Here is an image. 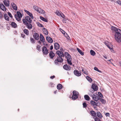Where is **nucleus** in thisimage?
Listing matches in <instances>:
<instances>
[{
	"label": "nucleus",
	"instance_id": "nucleus-20",
	"mask_svg": "<svg viewBox=\"0 0 121 121\" xmlns=\"http://www.w3.org/2000/svg\"><path fill=\"white\" fill-rule=\"evenodd\" d=\"M12 5L13 9L15 10H17V7L16 4L14 3H12Z\"/></svg>",
	"mask_w": 121,
	"mask_h": 121
},
{
	"label": "nucleus",
	"instance_id": "nucleus-1",
	"mask_svg": "<svg viewBox=\"0 0 121 121\" xmlns=\"http://www.w3.org/2000/svg\"><path fill=\"white\" fill-rule=\"evenodd\" d=\"M111 29L114 31L115 37L116 40L119 43L121 42V30L119 29L114 26H112L111 28Z\"/></svg>",
	"mask_w": 121,
	"mask_h": 121
},
{
	"label": "nucleus",
	"instance_id": "nucleus-22",
	"mask_svg": "<svg viewBox=\"0 0 121 121\" xmlns=\"http://www.w3.org/2000/svg\"><path fill=\"white\" fill-rule=\"evenodd\" d=\"M43 31L44 32V34L46 35H47L48 34V32L46 29L44 28H43Z\"/></svg>",
	"mask_w": 121,
	"mask_h": 121
},
{
	"label": "nucleus",
	"instance_id": "nucleus-18",
	"mask_svg": "<svg viewBox=\"0 0 121 121\" xmlns=\"http://www.w3.org/2000/svg\"><path fill=\"white\" fill-rule=\"evenodd\" d=\"M11 22V25L14 28H16L17 27V25L15 22Z\"/></svg>",
	"mask_w": 121,
	"mask_h": 121
},
{
	"label": "nucleus",
	"instance_id": "nucleus-54",
	"mask_svg": "<svg viewBox=\"0 0 121 121\" xmlns=\"http://www.w3.org/2000/svg\"><path fill=\"white\" fill-rule=\"evenodd\" d=\"M53 84L52 82H51L50 83L49 85H50L51 87H53L54 86H53Z\"/></svg>",
	"mask_w": 121,
	"mask_h": 121
},
{
	"label": "nucleus",
	"instance_id": "nucleus-40",
	"mask_svg": "<svg viewBox=\"0 0 121 121\" xmlns=\"http://www.w3.org/2000/svg\"><path fill=\"white\" fill-rule=\"evenodd\" d=\"M27 14L29 15L32 19H33V16L32 14L30 12Z\"/></svg>",
	"mask_w": 121,
	"mask_h": 121
},
{
	"label": "nucleus",
	"instance_id": "nucleus-57",
	"mask_svg": "<svg viewBox=\"0 0 121 121\" xmlns=\"http://www.w3.org/2000/svg\"><path fill=\"white\" fill-rule=\"evenodd\" d=\"M55 77V76L54 75H53V76H51L50 77V78L51 79H53Z\"/></svg>",
	"mask_w": 121,
	"mask_h": 121
},
{
	"label": "nucleus",
	"instance_id": "nucleus-24",
	"mask_svg": "<svg viewBox=\"0 0 121 121\" xmlns=\"http://www.w3.org/2000/svg\"><path fill=\"white\" fill-rule=\"evenodd\" d=\"M77 49L78 52L81 55H84V52H82L80 49L77 48Z\"/></svg>",
	"mask_w": 121,
	"mask_h": 121
},
{
	"label": "nucleus",
	"instance_id": "nucleus-42",
	"mask_svg": "<svg viewBox=\"0 0 121 121\" xmlns=\"http://www.w3.org/2000/svg\"><path fill=\"white\" fill-rule=\"evenodd\" d=\"M41 47L39 45H38L36 49L39 51H41V50L40 49V48Z\"/></svg>",
	"mask_w": 121,
	"mask_h": 121
},
{
	"label": "nucleus",
	"instance_id": "nucleus-43",
	"mask_svg": "<svg viewBox=\"0 0 121 121\" xmlns=\"http://www.w3.org/2000/svg\"><path fill=\"white\" fill-rule=\"evenodd\" d=\"M37 24L38 26L39 27H43V25L42 24L40 23L39 22H37Z\"/></svg>",
	"mask_w": 121,
	"mask_h": 121
},
{
	"label": "nucleus",
	"instance_id": "nucleus-7",
	"mask_svg": "<svg viewBox=\"0 0 121 121\" xmlns=\"http://www.w3.org/2000/svg\"><path fill=\"white\" fill-rule=\"evenodd\" d=\"M92 89L95 91H97L98 89V87L95 84L93 83L91 86Z\"/></svg>",
	"mask_w": 121,
	"mask_h": 121
},
{
	"label": "nucleus",
	"instance_id": "nucleus-23",
	"mask_svg": "<svg viewBox=\"0 0 121 121\" xmlns=\"http://www.w3.org/2000/svg\"><path fill=\"white\" fill-rule=\"evenodd\" d=\"M92 98L95 101H97L98 100H100V99L99 97H98V96H95V97H92Z\"/></svg>",
	"mask_w": 121,
	"mask_h": 121
},
{
	"label": "nucleus",
	"instance_id": "nucleus-2",
	"mask_svg": "<svg viewBox=\"0 0 121 121\" xmlns=\"http://www.w3.org/2000/svg\"><path fill=\"white\" fill-rule=\"evenodd\" d=\"M56 53L58 56L57 57V59L55 60L54 62L56 65H59V62L61 63L63 61V59L62 57H64V54L62 52L59 50L57 51Z\"/></svg>",
	"mask_w": 121,
	"mask_h": 121
},
{
	"label": "nucleus",
	"instance_id": "nucleus-29",
	"mask_svg": "<svg viewBox=\"0 0 121 121\" xmlns=\"http://www.w3.org/2000/svg\"><path fill=\"white\" fill-rule=\"evenodd\" d=\"M87 79L90 82H91L92 81V79L90 77L87 76L86 77Z\"/></svg>",
	"mask_w": 121,
	"mask_h": 121
},
{
	"label": "nucleus",
	"instance_id": "nucleus-46",
	"mask_svg": "<svg viewBox=\"0 0 121 121\" xmlns=\"http://www.w3.org/2000/svg\"><path fill=\"white\" fill-rule=\"evenodd\" d=\"M83 108H86V107L87 105L86 104L85 102H84L83 103Z\"/></svg>",
	"mask_w": 121,
	"mask_h": 121
},
{
	"label": "nucleus",
	"instance_id": "nucleus-50",
	"mask_svg": "<svg viewBox=\"0 0 121 121\" xmlns=\"http://www.w3.org/2000/svg\"><path fill=\"white\" fill-rule=\"evenodd\" d=\"M119 5H120L121 3V1L119 0H118L116 2Z\"/></svg>",
	"mask_w": 121,
	"mask_h": 121
},
{
	"label": "nucleus",
	"instance_id": "nucleus-28",
	"mask_svg": "<svg viewBox=\"0 0 121 121\" xmlns=\"http://www.w3.org/2000/svg\"><path fill=\"white\" fill-rule=\"evenodd\" d=\"M40 18L41 20H42L43 21H44L46 22H48V20L47 19L44 18V17H43L42 16H40Z\"/></svg>",
	"mask_w": 121,
	"mask_h": 121
},
{
	"label": "nucleus",
	"instance_id": "nucleus-3",
	"mask_svg": "<svg viewBox=\"0 0 121 121\" xmlns=\"http://www.w3.org/2000/svg\"><path fill=\"white\" fill-rule=\"evenodd\" d=\"M64 56L67 59V61L68 64H69L70 65L72 64L71 62L72 58L71 55L67 52H65L64 54Z\"/></svg>",
	"mask_w": 121,
	"mask_h": 121
},
{
	"label": "nucleus",
	"instance_id": "nucleus-38",
	"mask_svg": "<svg viewBox=\"0 0 121 121\" xmlns=\"http://www.w3.org/2000/svg\"><path fill=\"white\" fill-rule=\"evenodd\" d=\"M61 30H62V31H61V32L62 33L65 35V36L66 37H67V36H68L67 34L65 32V31L61 29Z\"/></svg>",
	"mask_w": 121,
	"mask_h": 121
},
{
	"label": "nucleus",
	"instance_id": "nucleus-12",
	"mask_svg": "<svg viewBox=\"0 0 121 121\" xmlns=\"http://www.w3.org/2000/svg\"><path fill=\"white\" fill-rule=\"evenodd\" d=\"M91 105L93 106L94 107V108H96V107H95V106H97V104H98V103H96L94 101L92 100L91 101Z\"/></svg>",
	"mask_w": 121,
	"mask_h": 121
},
{
	"label": "nucleus",
	"instance_id": "nucleus-36",
	"mask_svg": "<svg viewBox=\"0 0 121 121\" xmlns=\"http://www.w3.org/2000/svg\"><path fill=\"white\" fill-rule=\"evenodd\" d=\"M23 31L24 33L26 34V35H28L29 34V32L28 30L26 29H24L23 30Z\"/></svg>",
	"mask_w": 121,
	"mask_h": 121
},
{
	"label": "nucleus",
	"instance_id": "nucleus-33",
	"mask_svg": "<svg viewBox=\"0 0 121 121\" xmlns=\"http://www.w3.org/2000/svg\"><path fill=\"white\" fill-rule=\"evenodd\" d=\"M39 11L38 12L41 13H45V11L43 10L41 8H39Z\"/></svg>",
	"mask_w": 121,
	"mask_h": 121
},
{
	"label": "nucleus",
	"instance_id": "nucleus-6",
	"mask_svg": "<svg viewBox=\"0 0 121 121\" xmlns=\"http://www.w3.org/2000/svg\"><path fill=\"white\" fill-rule=\"evenodd\" d=\"M74 74L76 76H79L81 75V73L80 71H79L77 70H75L73 72Z\"/></svg>",
	"mask_w": 121,
	"mask_h": 121
},
{
	"label": "nucleus",
	"instance_id": "nucleus-61",
	"mask_svg": "<svg viewBox=\"0 0 121 121\" xmlns=\"http://www.w3.org/2000/svg\"><path fill=\"white\" fill-rule=\"evenodd\" d=\"M111 60H112V59H110V60H107V61H110V62L111 63V64H113V63H112V62H111Z\"/></svg>",
	"mask_w": 121,
	"mask_h": 121
},
{
	"label": "nucleus",
	"instance_id": "nucleus-17",
	"mask_svg": "<svg viewBox=\"0 0 121 121\" xmlns=\"http://www.w3.org/2000/svg\"><path fill=\"white\" fill-rule=\"evenodd\" d=\"M30 23H26L25 25L27 26V28L29 29H32V25Z\"/></svg>",
	"mask_w": 121,
	"mask_h": 121
},
{
	"label": "nucleus",
	"instance_id": "nucleus-39",
	"mask_svg": "<svg viewBox=\"0 0 121 121\" xmlns=\"http://www.w3.org/2000/svg\"><path fill=\"white\" fill-rule=\"evenodd\" d=\"M104 44L107 46L109 48V49L111 50L112 49L109 46V44L106 42H104Z\"/></svg>",
	"mask_w": 121,
	"mask_h": 121
},
{
	"label": "nucleus",
	"instance_id": "nucleus-4",
	"mask_svg": "<svg viewBox=\"0 0 121 121\" xmlns=\"http://www.w3.org/2000/svg\"><path fill=\"white\" fill-rule=\"evenodd\" d=\"M73 95L72 96V99L75 100L77 99L78 97L79 93L78 92L75 91H73Z\"/></svg>",
	"mask_w": 121,
	"mask_h": 121
},
{
	"label": "nucleus",
	"instance_id": "nucleus-30",
	"mask_svg": "<svg viewBox=\"0 0 121 121\" xmlns=\"http://www.w3.org/2000/svg\"><path fill=\"white\" fill-rule=\"evenodd\" d=\"M38 35V33H34V34L33 35V37L34 38V39H35L36 40H37V39H38V38H37V35Z\"/></svg>",
	"mask_w": 121,
	"mask_h": 121
},
{
	"label": "nucleus",
	"instance_id": "nucleus-32",
	"mask_svg": "<svg viewBox=\"0 0 121 121\" xmlns=\"http://www.w3.org/2000/svg\"><path fill=\"white\" fill-rule=\"evenodd\" d=\"M17 13L18 15V17L21 18L22 17V15L20 12L19 11H17Z\"/></svg>",
	"mask_w": 121,
	"mask_h": 121
},
{
	"label": "nucleus",
	"instance_id": "nucleus-16",
	"mask_svg": "<svg viewBox=\"0 0 121 121\" xmlns=\"http://www.w3.org/2000/svg\"><path fill=\"white\" fill-rule=\"evenodd\" d=\"M55 55L53 51H51L49 54V56L51 59H53V58L55 56Z\"/></svg>",
	"mask_w": 121,
	"mask_h": 121
},
{
	"label": "nucleus",
	"instance_id": "nucleus-60",
	"mask_svg": "<svg viewBox=\"0 0 121 121\" xmlns=\"http://www.w3.org/2000/svg\"><path fill=\"white\" fill-rule=\"evenodd\" d=\"M53 48V46L52 45L50 47V50H52Z\"/></svg>",
	"mask_w": 121,
	"mask_h": 121
},
{
	"label": "nucleus",
	"instance_id": "nucleus-62",
	"mask_svg": "<svg viewBox=\"0 0 121 121\" xmlns=\"http://www.w3.org/2000/svg\"><path fill=\"white\" fill-rule=\"evenodd\" d=\"M56 14L59 16H60L61 15L60 13L59 12H58Z\"/></svg>",
	"mask_w": 121,
	"mask_h": 121
},
{
	"label": "nucleus",
	"instance_id": "nucleus-27",
	"mask_svg": "<svg viewBox=\"0 0 121 121\" xmlns=\"http://www.w3.org/2000/svg\"><path fill=\"white\" fill-rule=\"evenodd\" d=\"M4 19L8 21H9V17L7 16V15L6 13H5L4 16Z\"/></svg>",
	"mask_w": 121,
	"mask_h": 121
},
{
	"label": "nucleus",
	"instance_id": "nucleus-45",
	"mask_svg": "<svg viewBox=\"0 0 121 121\" xmlns=\"http://www.w3.org/2000/svg\"><path fill=\"white\" fill-rule=\"evenodd\" d=\"M98 94H99V96L101 98L103 97V95L100 92H98Z\"/></svg>",
	"mask_w": 121,
	"mask_h": 121
},
{
	"label": "nucleus",
	"instance_id": "nucleus-37",
	"mask_svg": "<svg viewBox=\"0 0 121 121\" xmlns=\"http://www.w3.org/2000/svg\"><path fill=\"white\" fill-rule=\"evenodd\" d=\"M30 40L32 43H35V41L34 39L31 37H30Z\"/></svg>",
	"mask_w": 121,
	"mask_h": 121
},
{
	"label": "nucleus",
	"instance_id": "nucleus-14",
	"mask_svg": "<svg viewBox=\"0 0 121 121\" xmlns=\"http://www.w3.org/2000/svg\"><path fill=\"white\" fill-rule=\"evenodd\" d=\"M25 18L27 21L29 22V23H31L32 20L30 18L29 16H26L25 17Z\"/></svg>",
	"mask_w": 121,
	"mask_h": 121
},
{
	"label": "nucleus",
	"instance_id": "nucleus-26",
	"mask_svg": "<svg viewBox=\"0 0 121 121\" xmlns=\"http://www.w3.org/2000/svg\"><path fill=\"white\" fill-rule=\"evenodd\" d=\"M63 86L62 85L60 84H58L57 86V88L58 90L61 89L62 88Z\"/></svg>",
	"mask_w": 121,
	"mask_h": 121
},
{
	"label": "nucleus",
	"instance_id": "nucleus-63",
	"mask_svg": "<svg viewBox=\"0 0 121 121\" xmlns=\"http://www.w3.org/2000/svg\"><path fill=\"white\" fill-rule=\"evenodd\" d=\"M62 14L63 15H61L60 16L61 17H62V18H64V17H65V16L62 13Z\"/></svg>",
	"mask_w": 121,
	"mask_h": 121
},
{
	"label": "nucleus",
	"instance_id": "nucleus-59",
	"mask_svg": "<svg viewBox=\"0 0 121 121\" xmlns=\"http://www.w3.org/2000/svg\"><path fill=\"white\" fill-rule=\"evenodd\" d=\"M43 43V45H46V46H48V44H47V43H46V42H45L44 43Z\"/></svg>",
	"mask_w": 121,
	"mask_h": 121
},
{
	"label": "nucleus",
	"instance_id": "nucleus-41",
	"mask_svg": "<svg viewBox=\"0 0 121 121\" xmlns=\"http://www.w3.org/2000/svg\"><path fill=\"white\" fill-rule=\"evenodd\" d=\"M94 69L95 70L101 73V72H102L101 71V70H99L98 69V68H97L96 67H95L94 68Z\"/></svg>",
	"mask_w": 121,
	"mask_h": 121
},
{
	"label": "nucleus",
	"instance_id": "nucleus-34",
	"mask_svg": "<svg viewBox=\"0 0 121 121\" xmlns=\"http://www.w3.org/2000/svg\"><path fill=\"white\" fill-rule=\"evenodd\" d=\"M34 8L35 10L38 12L39 11V9L40 8H39L38 6H34Z\"/></svg>",
	"mask_w": 121,
	"mask_h": 121
},
{
	"label": "nucleus",
	"instance_id": "nucleus-51",
	"mask_svg": "<svg viewBox=\"0 0 121 121\" xmlns=\"http://www.w3.org/2000/svg\"><path fill=\"white\" fill-rule=\"evenodd\" d=\"M105 115L106 117H109L110 116V114L108 112L106 113L105 114Z\"/></svg>",
	"mask_w": 121,
	"mask_h": 121
},
{
	"label": "nucleus",
	"instance_id": "nucleus-53",
	"mask_svg": "<svg viewBox=\"0 0 121 121\" xmlns=\"http://www.w3.org/2000/svg\"><path fill=\"white\" fill-rule=\"evenodd\" d=\"M21 36L23 38H25V35L23 34H21Z\"/></svg>",
	"mask_w": 121,
	"mask_h": 121
},
{
	"label": "nucleus",
	"instance_id": "nucleus-47",
	"mask_svg": "<svg viewBox=\"0 0 121 121\" xmlns=\"http://www.w3.org/2000/svg\"><path fill=\"white\" fill-rule=\"evenodd\" d=\"M3 15L2 13L0 11V19H2L3 17Z\"/></svg>",
	"mask_w": 121,
	"mask_h": 121
},
{
	"label": "nucleus",
	"instance_id": "nucleus-31",
	"mask_svg": "<svg viewBox=\"0 0 121 121\" xmlns=\"http://www.w3.org/2000/svg\"><path fill=\"white\" fill-rule=\"evenodd\" d=\"M99 100L103 104H105L106 103V101L105 99L102 98L100 99Z\"/></svg>",
	"mask_w": 121,
	"mask_h": 121
},
{
	"label": "nucleus",
	"instance_id": "nucleus-35",
	"mask_svg": "<svg viewBox=\"0 0 121 121\" xmlns=\"http://www.w3.org/2000/svg\"><path fill=\"white\" fill-rule=\"evenodd\" d=\"M91 54L93 56H94L95 54V52L93 50H91L90 51Z\"/></svg>",
	"mask_w": 121,
	"mask_h": 121
},
{
	"label": "nucleus",
	"instance_id": "nucleus-25",
	"mask_svg": "<svg viewBox=\"0 0 121 121\" xmlns=\"http://www.w3.org/2000/svg\"><path fill=\"white\" fill-rule=\"evenodd\" d=\"M84 98L87 101H89L90 99V98L87 95H85L84 96Z\"/></svg>",
	"mask_w": 121,
	"mask_h": 121
},
{
	"label": "nucleus",
	"instance_id": "nucleus-58",
	"mask_svg": "<svg viewBox=\"0 0 121 121\" xmlns=\"http://www.w3.org/2000/svg\"><path fill=\"white\" fill-rule=\"evenodd\" d=\"M95 91H94V90H90V91L92 93V94H93L94 93Z\"/></svg>",
	"mask_w": 121,
	"mask_h": 121
},
{
	"label": "nucleus",
	"instance_id": "nucleus-49",
	"mask_svg": "<svg viewBox=\"0 0 121 121\" xmlns=\"http://www.w3.org/2000/svg\"><path fill=\"white\" fill-rule=\"evenodd\" d=\"M8 14L9 15V16L11 18H13V16L12 15L11 13H10L9 12H8Z\"/></svg>",
	"mask_w": 121,
	"mask_h": 121
},
{
	"label": "nucleus",
	"instance_id": "nucleus-19",
	"mask_svg": "<svg viewBox=\"0 0 121 121\" xmlns=\"http://www.w3.org/2000/svg\"><path fill=\"white\" fill-rule=\"evenodd\" d=\"M97 116L99 118L101 119L103 117L102 114L99 112H97L96 113Z\"/></svg>",
	"mask_w": 121,
	"mask_h": 121
},
{
	"label": "nucleus",
	"instance_id": "nucleus-10",
	"mask_svg": "<svg viewBox=\"0 0 121 121\" xmlns=\"http://www.w3.org/2000/svg\"><path fill=\"white\" fill-rule=\"evenodd\" d=\"M60 45L57 43H56L54 44V47L55 49L57 50L60 48Z\"/></svg>",
	"mask_w": 121,
	"mask_h": 121
},
{
	"label": "nucleus",
	"instance_id": "nucleus-8",
	"mask_svg": "<svg viewBox=\"0 0 121 121\" xmlns=\"http://www.w3.org/2000/svg\"><path fill=\"white\" fill-rule=\"evenodd\" d=\"M63 68L65 70H69L71 69V67L67 64L64 65L63 66Z\"/></svg>",
	"mask_w": 121,
	"mask_h": 121
},
{
	"label": "nucleus",
	"instance_id": "nucleus-64",
	"mask_svg": "<svg viewBox=\"0 0 121 121\" xmlns=\"http://www.w3.org/2000/svg\"><path fill=\"white\" fill-rule=\"evenodd\" d=\"M37 38H38V39H37V40H38L39 39V35L38 34V35H37Z\"/></svg>",
	"mask_w": 121,
	"mask_h": 121
},
{
	"label": "nucleus",
	"instance_id": "nucleus-55",
	"mask_svg": "<svg viewBox=\"0 0 121 121\" xmlns=\"http://www.w3.org/2000/svg\"><path fill=\"white\" fill-rule=\"evenodd\" d=\"M97 95V94L95 93V94H94L93 95L91 94V96L92 97H93V96L95 97V96H96V95Z\"/></svg>",
	"mask_w": 121,
	"mask_h": 121
},
{
	"label": "nucleus",
	"instance_id": "nucleus-11",
	"mask_svg": "<svg viewBox=\"0 0 121 121\" xmlns=\"http://www.w3.org/2000/svg\"><path fill=\"white\" fill-rule=\"evenodd\" d=\"M46 40L48 42L50 43H52L53 42V40L52 38L50 37L47 36L46 37Z\"/></svg>",
	"mask_w": 121,
	"mask_h": 121
},
{
	"label": "nucleus",
	"instance_id": "nucleus-13",
	"mask_svg": "<svg viewBox=\"0 0 121 121\" xmlns=\"http://www.w3.org/2000/svg\"><path fill=\"white\" fill-rule=\"evenodd\" d=\"M3 2L4 4L6 6L9 7V1L8 0H4Z\"/></svg>",
	"mask_w": 121,
	"mask_h": 121
},
{
	"label": "nucleus",
	"instance_id": "nucleus-5",
	"mask_svg": "<svg viewBox=\"0 0 121 121\" xmlns=\"http://www.w3.org/2000/svg\"><path fill=\"white\" fill-rule=\"evenodd\" d=\"M42 51L43 55H47L48 54V52L47 49L45 46H44L43 48Z\"/></svg>",
	"mask_w": 121,
	"mask_h": 121
},
{
	"label": "nucleus",
	"instance_id": "nucleus-48",
	"mask_svg": "<svg viewBox=\"0 0 121 121\" xmlns=\"http://www.w3.org/2000/svg\"><path fill=\"white\" fill-rule=\"evenodd\" d=\"M95 121H101L97 117H96L94 119Z\"/></svg>",
	"mask_w": 121,
	"mask_h": 121
},
{
	"label": "nucleus",
	"instance_id": "nucleus-15",
	"mask_svg": "<svg viewBox=\"0 0 121 121\" xmlns=\"http://www.w3.org/2000/svg\"><path fill=\"white\" fill-rule=\"evenodd\" d=\"M40 40L43 43H44L45 41V38L43 35L41 34H40Z\"/></svg>",
	"mask_w": 121,
	"mask_h": 121
},
{
	"label": "nucleus",
	"instance_id": "nucleus-21",
	"mask_svg": "<svg viewBox=\"0 0 121 121\" xmlns=\"http://www.w3.org/2000/svg\"><path fill=\"white\" fill-rule=\"evenodd\" d=\"M90 113L91 114L92 116H93L94 117H96V112L94 111H90Z\"/></svg>",
	"mask_w": 121,
	"mask_h": 121
},
{
	"label": "nucleus",
	"instance_id": "nucleus-56",
	"mask_svg": "<svg viewBox=\"0 0 121 121\" xmlns=\"http://www.w3.org/2000/svg\"><path fill=\"white\" fill-rule=\"evenodd\" d=\"M66 19H63L62 20V22L63 23H66Z\"/></svg>",
	"mask_w": 121,
	"mask_h": 121
},
{
	"label": "nucleus",
	"instance_id": "nucleus-52",
	"mask_svg": "<svg viewBox=\"0 0 121 121\" xmlns=\"http://www.w3.org/2000/svg\"><path fill=\"white\" fill-rule=\"evenodd\" d=\"M16 19L18 21H21V18L20 17H18V18L17 17L16 18Z\"/></svg>",
	"mask_w": 121,
	"mask_h": 121
},
{
	"label": "nucleus",
	"instance_id": "nucleus-9",
	"mask_svg": "<svg viewBox=\"0 0 121 121\" xmlns=\"http://www.w3.org/2000/svg\"><path fill=\"white\" fill-rule=\"evenodd\" d=\"M0 8L2 10L6 11V10L5 7L2 3L0 4Z\"/></svg>",
	"mask_w": 121,
	"mask_h": 121
},
{
	"label": "nucleus",
	"instance_id": "nucleus-44",
	"mask_svg": "<svg viewBox=\"0 0 121 121\" xmlns=\"http://www.w3.org/2000/svg\"><path fill=\"white\" fill-rule=\"evenodd\" d=\"M26 19H23V20H22L24 24L25 25L26 24V23H28V22H27V21H26Z\"/></svg>",
	"mask_w": 121,
	"mask_h": 121
}]
</instances>
